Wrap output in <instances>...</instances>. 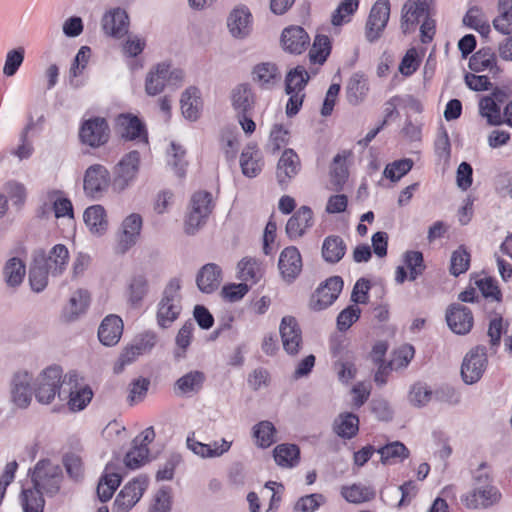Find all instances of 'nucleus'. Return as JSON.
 I'll return each mask as SVG.
<instances>
[{
  "label": "nucleus",
  "mask_w": 512,
  "mask_h": 512,
  "mask_svg": "<svg viewBox=\"0 0 512 512\" xmlns=\"http://www.w3.org/2000/svg\"><path fill=\"white\" fill-rule=\"evenodd\" d=\"M275 433V427L269 421H261L253 427L256 443L263 448L269 447L275 442Z\"/></svg>",
  "instance_id": "nucleus-55"
},
{
  "label": "nucleus",
  "mask_w": 512,
  "mask_h": 512,
  "mask_svg": "<svg viewBox=\"0 0 512 512\" xmlns=\"http://www.w3.org/2000/svg\"><path fill=\"white\" fill-rule=\"evenodd\" d=\"M240 166L245 176L256 177L263 167L261 152L253 146H247L241 153Z\"/></svg>",
  "instance_id": "nucleus-31"
},
{
  "label": "nucleus",
  "mask_w": 512,
  "mask_h": 512,
  "mask_svg": "<svg viewBox=\"0 0 512 512\" xmlns=\"http://www.w3.org/2000/svg\"><path fill=\"white\" fill-rule=\"evenodd\" d=\"M93 392L88 386L78 387L75 384L70 391L68 406L71 411L83 410L91 401Z\"/></svg>",
  "instance_id": "nucleus-50"
},
{
  "label": "nucleus",
  "mask_w": 512,
  "mask_h": 512,
  "mask_svg": "<svg viewBox=\"0 0 512 512\" xmlns=\"http://www.w3.org/2000/svg\"><path fill=\"white\" fill-rule=\"evenodd\" d=\"M238 277L240 280L255 284L262 277V269L260 263L253 258H243L238 263Z\"/></svg>",
  "instance_id": "nucleus-44"
},
{
  "label": "nucleus",
  "mask_w": 512,
  "mask_h": 512,
  "mask_svg": "<svg viewBox=\"0 0 512 512\" xmlns=\"http://www.w3.org/2000/svg\"><path fill=\"white\" fill-rule=\"evenodd\" d=\"M313 225V212L308 206H301L288 220L286 233L290 239L304 235Z\"/></svg>",
  "instance_id": "nucleus-23"
},
{
  "label": "nucleus",
  "mask_w": 512,
  "mask_h": 512,
  "mask_svg": "<svg viewBox=\"0 0 512 512\" xmlns=\"http://www.w3.org/2000/svg\"><path fill=\"white\" fill-rule=\"evenodd\" d=\"M34 255H42L45 260V267L52 275H60L65 270L68 260L69 252L65 245L57 244L49 252L48 255L44 251H36Z\"/></svg>",
  "instance_id": "nucleus-26"
},
{
  "label": "nucleus",
  "mask_w": 512,
  "mask_h": 512,
  "mask_svg": "<svg viewBox=\"0 0 512 512\" xmlns=\"http://www.w3.org/2000/svg\"><path fill=\"white\" fill-rule=\"evenodd\" d=\"M343 288V280L339 276H333L326 280L312 295L310 307L315 311H321L333 304Z\"/></svg>",
  "instance_id": "nucleus-10"
},
{
  "label": "nucleus",
  "mask_w": 512,
  "mask_h": 512,
  "mask_svg": "<svg viewBox=\"0 0 512 512\" xmlns=\"http://www.w3.org/2000/svg\"><path fill=\"white\" fill-rule=\"evenodd\" d=\"M302 257L294 246L286 247L279 256L278 269L287 283H292L302 271Z\"/></svg>",
  "instance_id": "nucleus-13"
},
{
  "label": "nucleus",
  "mask_w": 512,
  "mask_h": 512,
  "mask_svg": "<svg viewBox=\"0 0 512 512\" xmlns=\"http://www.w3.org/2000/svg\"><path fill=\"white\" fill-rule=\"evenodd\" d=\"M300 451L294 444H280L274 449V459L279 466L293 467L299 461Z\"/></svg>",
  "instance_id": "nucleus-45"
},
{
  "label": "nucleus",
  "mask_w": 512,
  "mask_h": 512,
  "mask_svg": "<svg viewBox=\"0 0 512 512\" xmlns=\"http://www.w3.org/2000/svg\"><path fill=\"white\" fill-rule=\"evenodd\" d=\"M390 16V4L388 0H378L372 6L365 29V35L369 42L376 41L385 29Z\"/></svg>",
  "instance_id": "nucleus-9"
},
{
  "label": "nucleus",
  "mask_w": 512,
  "mask_h": 512,
  "mask_svg": "<svg viewBox=\"0 0 512 512\" xmlns=\"http://www.w3.org/2000/svg\"><path fill=\"white\" fill-rule=\"evenodd\" d=\"M279 331L284 350L290 355L297 354L302 344V335L296 319L292 316L283 317Z\"/></svg>",
  "instance_id": "nucleus-17"
},
{
  "label": "nucleus",
  "mask_w": 512,
  "mask_h": 512,
  "mask_svg": "<svg viewBox=\"0 0 512 512\" xmlns=\"http://www.w3.org/2000/svg\"><path fill=\"white\" fill-rule=\"evenodd\" d=\"M43 492L35 486L31 489H24L21 494V504L24 512H43Z\"/></svg>",
  "instance_id": "nucleus-49"
},
{
  "label": "nucleus",
  "mask_w": 512,
  "mask_h": 512,
  "mask_svg": "<svg viewBox=\"0 0 512 512\" xmlns=\"http://www.w3.org/2000/svg\"><path fill=\"white\" fill-rule=\"evenodd\" d=\"M121 136L127 140H142L147 143V134L141 121L130 115H121L117 120Z\"/></svg>",
  "instance_id": "nucleus-28"
},
{
  "label": "nucleus",
  "mask_w": 512,
  "mask_h": 512,
  "mask_svg": "<svg viewBox=\"0 0 512 512\" xmlns=\"http://www.w3.org/2000/svg\"><path fill=\"white\" fill-rule=\"evenodd\" d=\"M147 487L148 477L145 475H139L129 481L117 495L113 512L130 511L139 502Z\"/></svg>",
  "instance_id": "nucleus-6"
},
{
  "label": "nucleus",
  "mask_w": 512,
  "mask_h": 512,
  "mask_svg": "<svg viewBox=\"0 0 512 512\" xmlns=\"http://www.w3.org/2000/svg\"><path fill=\"white\" fill-rule=\"evenodd\" d=\"M280 79L281 74L278 67L271 62L259 63L252 70V80L262 89H272Z\"/></svg>",
  "instance_id": "nucleus-27"
},
{
  "label": "nucleus",
  "mask_w": 512,
  "mask_h": 512,
  "mask_svg": "<svg viewBox=\"0 0 512 512\" xmlns=\"http://www.w3.org/2000/svg\"><path fill=\"white\" fill-rule=\"evenodd\" d=\"M496 98H498L497 93H494L493 96L483 97L479 103V111L482 117L486 118L489 125H500L502 124V114L501 108L496 103Z\"/></svg>",
  "instance_id": "nucleus-39"
},
{
  "label": "nucleus",
  "mask_w": 512,
  "mask_h": 512,
  "mask_svg": "<svg viewBox=\"0 0 512 512\" xmlns=\"http://www.w3.org/2000/svg\"><path fill=\"white\" fill-rule=\"evenodd\" d=\"M84 222L94 234H102L107 230L105 209L101 205L88 207L83 214Z\"/></svg>",
  "instance_id": "nucleus-36"
},
{
  "label": "nucleus",
  "mask_w": 512,
  "mask_h": 512,
  "mask_svg": "<svg viewBox=\"0 0 512 512\" xmlns=\"http://www.w3.org/2000/svg\"><path fill=\"white\" fill-rule=\"evenodd\" d=\"M200 97L196 88L186 89L181 97L182 114L189 120H196L199 116Z\"/></svg>",
  "instance_id": "nucleus-46"
},
{
  "label": "nucleus",
  "mask_w": 512,
  "mask_h": 512,
  "mask_svg": "<svg viewBox=\"0 0 512 512\" xmlns=\"http://www.w3.org/2000/svg\"><path fill=\"white\" fill-rule=\"evenodd\" d=\"M50 271L45 267V260L42 255H34L29 271V282L33 291L41 292L48 284Z\"/></svg>",
  "instance_id": "nucleus-32"
},
{
  "label": "nucleus",
  "mask_w": 512,
  "mask_h": 512,
  "mask_svg": "<svg viewBox=\"0 0 512 512\" xmlns=\"http://www.w3.org/2000/svg\"><path fill=\"white\" fill-rule=\"evenodd\" d=\"M212 210V195L208 192H196L191 198L190 210L185 217V233L196 234L206 224Z\"/></svg>",
  "instance_id": "nucleus-3"
},
{
  "label": "nucleus",
  "mask_w": 512,
  "mask_h": 512,
  "mask_svg": "<svg viewBox=\"0 0 512 512\" xmlns=\"http://www.w3.org/2000/svg\"><path fill=\"white\" fill-rule=\"evenodd\" d=\"M140 165V154L131 151L124 155L114 169L112 188L121 193L126 190L136 179Z\"/></svg>",
  "instance_id": "nucleus-5"
},
{
  "label": "nucleus",
  "mask_w": 512,
  "mask_h": 512,
  "mask_svg": "<svg viewBox=\"0 0 512 512\" xmlns=\"http://www.w3.org/2000/svg\"><path fill=\"white\" fill-rule=\"evenodd\" d=\"M352 157L350 150L338 153L334 158L330 169L331 181L336 189H340L348 178L347 161Z\"/></svg>",
  "instance_id": "nucleus-34"
},
{
  "label": "nucleus",
  "mask_w": 512,
  "mask_h": 512,
  "mask_svg": "<svg viewBox=\"0 0 512 512\" xmlns=\"http://www.w3.org/2000/svg\"><path fill=\"white\" fill-rule=\"evenodd\" d=\"M25 274V264L19 258L13 257L6 262L3 275L8 286H19L22 283Z\"/></svg>",
  "instance_id": "nucleus-42"
},
{
  "label": "nucleus",
  "mask_w": 512,
  "mask_h": 512,
  "mask_svg": "<svg viewBox=\"0 0 512 512\" xmlns=\"http://www.w3.org/2000/svg\"><path fill=\"white\" fill-rule=\"evenodd\" d=\"M168 62L155 65L147 74L145 91L150 96L161 93L167 84Z\"/></svg>",
  "instance_id": "nucleus-30"
},
{
  "label": "nucleus",
  "mask_w": 512,
  "mask_h": 512,
  "mask_svg": "<svg viewBox=\"0 0 512 512\" xmlns=\"http://www.w3.org/2000/svg\"><path fill=\"white\" fill-rule=\"evenodd\" d=\"M413 164L409 158L396 160L385 167L383 174L387 179L396 182L412 169Z\"/></svg>",
  "instance_id": "nucleus-59"
},
{
  "label": "nucleus",
  "mask_w": 512,
  "mask_h": 512,
  "mask_svg": "<svg viewBox=\"0 0 512 512\" xmlns=\"http://www.w3.org/2000/svg\"><path fill=\"white\" fill-rule=\"evenodd\" d=\"M281 43L285 51L301 54L310 43L308 33L300 26H289L282 31Z\"/></svg>",
  "instance_id": "nucleus-21"
},
{
  "label": "nucleus",
  "mask_w": 512,
  "mask_h": 512,
  "mask_svg": "<svg viewBox=\"0 0 512 512\" xmlns=\"http://www.w3.org/2000/svg\"><path fill=\"white\" fill-rule=\"evenodd\" d=\"M205 374L201 371L194 370L180 377L174 385L178 395L197 394L203 387L205 382Z\"/></svg>",
  "instance_id": "nucleus-29"
},
{
  "label": "nucleus",
  "mask_w": 512,
  "mask_h": 512,
  "mask_svg": "<svg viewBox=\"0 0 512 512\" xmlns=\"http://www.w3.org/2000/svg\"><path fill=\"white\" fill-rule=\"evenodd\" d=\"M404 262L409 270V280H416L425 270L423 255L419 251H408L405 253Z\"/></svg>",
  "instance_id": "nucleus-61"
},
{
  "label": "nucleus",
  "mask_w": 512,
  "mask_h": 512,
  "mask_svg": "<svg viewBox=\"0 0 512 512\" xmlns=\"http://www.w3.org/2000/svg\"><path fill=\"white\" fill-rule=\"evenodd\" d=\"M80 139L91 147H99L109 139V127L104 118H92L85 121L80 129Z\"/></svg>",
  "instance_id": "nucleus-11"
},
{
  "label": "nucleus",
  "mask_w": 512,
  "mask_h": 512,
  "mask_svg": "<svg viewBox=\"0 0 512 512\" xmlns=\"http://www.w3.org/2000/svg\"><path fill=\"white\" fill-rule=\"evenodd\" d=\"M358 4V0H343L332 14V24L340 26L349 22L350 16L357 10Z\"/></svg>",
  "instance_id": "nucleus-60"
},
{
  "label": "nucleus",
  "mask_w": 512,
  "mask_h": 512,
  "mask_svg": "<svg viewBox=\"0 0 512 512\" xmlns=\"http://www.w3.org/2000/svg\"><path fill=\"white\" fill-rule=\"evenodd\" d=\"M499 499L500 493L491 485L477 487L461 497V501L469 509L487 508Z\"/></svg>",
  "instance_id": "nucleus-18"
},
{
  "label": "nucleus",
  "mask_w": 512,
  "mask_h": 512,
  "mask_svg": "<svg viewBox=\"0 0 512 512\" xmlns=\"http://www.w3.org/2000/svg\"><path fill=\"white\" fill-rule=\"evenodd\" d=\"M46 198L52 204L56 218H74L72 203L68 198L64 196L62 191L50 190L47 192Z\"/></svg>",
  "instance_id": "nucleus-40"
},
{
  "label": "nucleus",
  "mask_w": 512,
  "mask_h": 512,
  "mask_svg": "<svg viewBox=\"0 0 512 512\" xmlns=\"http://www.w3.org/2000/svg\"><path fill=\"white\" fill-rule=\"evenodd\" d=\"M32 482L47 496L56 495L61 487L63 474L59 465L50 460H40L32 472Z\"/></svg>",
  "instance_id": "nucleus-2"
},
{
  "label": "nucleus",
  "mask_w": 512,
  "mask_h": 512,
  "mask_svg": "<svg viewBox=\"0 0 512 512\" xmlns=\"http://www.w3.org/2000/svg\"><path fill=\"white\" fill-rule=\"evenodd\" d=\"M89 293L85 290L76 291L69 300L65 315L68 320H74L83 313L89 304Z\"/></svg>",
  "instance_id": "nucleus-53"
},
{
  "label": "nucleus",
  "mask_w": 512,
  "mask_h": 512,
  "mask_svg": "<svg viewBox=\"0 0 512 512\" xmlns=\"http://www.w3.org/2000/svg\"><path fill=\"white\" fill-rule=\"evenodd\" d=\"M346 245L340 236L331 235L324 239L322 256L328 263H338L345 255Z\"/></svg>",
  "instance_id": "nucleus-37"
},
{
  "label": "nucleus",
  "mask_w": 512,
  "mask_h": 512,
  "mask_svg": "<svg viewBox=\"0 0 512 512\" xmlns=\"http://www.w3.org/2000/svg\"><path fill=\"white\" fill-rule=\"evenodd\" d=\"M101 27L106 35L120 39L128 32L129 17L124 9L112 8L102 16Z\"/></svg>",
  "instance_id": "nucleus-12"
},
{
  "label": "nucleus",
  "mask_w": 512,
  "mask_h": 512,
  "mask_svg": "<svg viewBox=\"0 0 512 512\" xmlns=\"http://www.w3.org/2000/svg\"><path fill=\"white\" fill-rule=\"evenodd\" d=\"M498 12L493 20L494 28L503 34L512 33V0H499Z\"/></svg>",
  "instance_id": "nucleus-43"
},
{
  "label": "nucleus",
  "mask_w": 512,
  "mask_h": 512,
  "mask_svg": "<svg viewBox=\"0 0 512 512\" xmlns=\"http://www.w3.org/2000/svg\"><path fill=\"white\" fill-rule=\"evenodd\" d=\"M123 333V321L117 315L106 316L98 329V338L105 346L116 345Z\"/></svg>",
  "instance_id": "nucleus-24"
},
{
  "label": "nucleus",
  "mask_w": 512,
  "mask_h": 512,
  "mask_svg": "<svg viewBox=\"0 0 512 512\" xmlns=\"http://www.w3.org/2000/svg\"><path fill=\"white\" fill-rule=\"evenodd\" d=\"M121 478L116 473L105 474L98 483L97 494L102 502L108 501L120 485Z\"/></svg>",
  "instance_id": "nucleus-56"
},
{
  "label": "nucleus",
  "mask_w": 512,
  "mask_h": 512,
  "mask_svg": "<svg viewBox=\"0 0 512 512\" xmlns=\"http://www.w3.org/2000/svg\"><path fill=\"white\" fill-rule=\"evenodd\" d=\"M487 354L484 346H476L471 349L463 359L461 375L465 383L474 384L478 382L486 367Z\"/></svg>",
  "instance_id": "nucleus-8"
},
{
  "label": "nucleus",
  "mask_w": 512,
  "mask_h": 512,
  "mask_svg": "<svg viewBox=\"0 0 512 512\" xmlns=\"http://www.w3.org/2000/svg\"><path fill=\"white\" fill-rule=\"evenodd\" d=\"M150 386L147 378L139 377L133 380L129 385L128 402L130 405L137 404L144 400Z\"/></svg>",
  "instance_id": "nucleus-62"
},
{
  "label": "nucleus",
  "mask_w": 512,
  "mask_h": 512,
  "mask_svg": "<svg viewBox=\"0 0 512 512\" xmlns=\"http://www.w3.org/2000/svg\"><path fill=\"white\" fill-rule=\"evenodd\" d=\"M358 430L359 418L353 413H342L334 421V431L341 438L351 439Z\"/></svg>",
  "instance_id": "nucleus-38"
},
{
  "label": "nucleus",
  "mask_w": 512,
  "mask_h": 512,
  "mask_svg": "<svg viewBox=\"0 0 512 512\" xmlns=\"http://www.w3.org/2000/svg\"><path fill=\"white\" fill-rule=\"evenodd\" d=\"M368 80L363 74H353L346 86V97L350 104L358 105L368 93Z\"/></svg>",
  "instance_id": "nucleus-33"
},
{
  "label": "nucleus",
  "mask_w": 512,
  "mask_h": 512,
  "mask_svg": "<svg viewBox=\"0 0 512 512\" xmlns=\"http://www.w3.org/2000/svg\"><path fill=\"white\" fill-rule=\"evenodd\" d=\"M230 34L236 39L248 37L252 31V16L245 7L234 9L227 20Z\"/></svg>",
  "instance_id": "nucleus-22"
},
{
  "label": "nucleus",
  "mask_w": 512,
  "mask_h": 512,
  "mask_svg": "<svg viewBox=\"0 0 512 512\" xmlns=\"http://www.w3.org/2000/svg\"><path fill=\"white\" fill-rule=\"evenodd\" d=\"M25 57V49L17 47L7 52L3 66V74L6 77L14 76L22 65Z\"/></svg>",
  "instance_id": "nucleus-57"
},
{
  "label": "nucleus",
  "mask_w": 512,
  "mask_h": 512,
  "mask_svg": "<svg viewBox=\"0 0 512 512\" xmlns=\"http://www.w3.org/2000/svg\"><path fill=\"white\" fill-rule=\"evenodd\" d=\"M433 391L425 383H415L409 391V402L415 407H423L427 405L432 397Z\"/></svg>",
  "instance_id": "nucleus-58"
},
{
  "label": "nucleus",
  "mask_w": 512,
  "mask_h": 512,
  "mask_svg": "<svg viewBox=\"0 0 512 512\" xmlns=\"http://www.w3.org/2000/svg\"><path fill=\"white\" fill-rule=\"evenodd\" d=\"M110 182V173L107 168L101 164H93L84 173V193L92 199H99L107 191Z\"/></svg>",
  "instance_id": "nucleus-7"
},
{
  "label": "nucleus",
  "mask_w": 512,
  "mask_h": 512,
  "mask_svg": "<svg viewBox=\"0 0 512 512\" xmlns=\"http://www.w3.org/2000/svg\"><path fill=\"white\" fill-rule=\"evenodd\" d=\"M301 163L293 149H286L282 153L276 167V179L278 184L285 189L290 181L300 171Z\"/></svg>",
  "instance_id": "nucleus-16"
},
{
  "label": "nucleus",
  "mask_w": 512,
  "mask_h": 512,
  "mask_svg": "<svg viewBox=\"0 0 512 512\" xmlns=\"http://www.w3.org/2000/svg\"><path fill=\"white\" fill-rule=\"evenodd\" d=\"M309 74L302 66H297L291 70L285 79V91L286 93L291 92H303L305 86L309 81Z\"/></svg>",
  "instance_id": "nucleus-51"
},
{
  "label": "nucleus",
  "mask_w": 512,
  "mask_h": 512,
  "mask_svg": "<svg viewBox=\"0 0 512 512\" xmlns=\"http://www.w3.org/2000/svg\"><path fill=\"white\" fill-rule=\"evenodd\" d=\"M231 104L235 114L254 115L257 95L250 84L241 83L231 92Z\"/></svg>",
  "instance_id": "nucleus-14"
},
{
  "label": "nucleus",
  "mask_w": 512,
  "mask_h": 512,
  "mask_svg": "<svg viewBox=\"0 0 512 512\" xmlns=\"http://www.w3.org/2000/svg\"><path fill=\"white\" fill-rule=\"evenodd\" d=\"M470 265V254L463 247L455 250L451 256L450 272L454 276L465 273Z\"/></svg>",
  "instance_id": "nucleus-63"
},
{
  "label": "nucleus",
  "mask_w": 512,
  "mask_h": 512,
  "mask_svg": "<svg viewBox=\"0 0 512 512\" xmlns=\"http://www.w3.org/2000/svg\"><path fill=\"white\" fill-rule=\"evenodd\" d=\"M149 291L148 280L144 275H135L127 289V300L131 307L139 308Z\"/></svg>",
  "instance_id": "nucleus-35"
},
{
  "label": "nucleus",
  "mask_w": 512,
  "mask_h": 512,
  "mask_svg": "<svg viewBox=\"0 0 512 512\" xmlns=\"http://www.w3.org/2000/svg\"><path fill=\"white\" fill-rule=\"evenodd\" d=\"M325 501L322 494L314 493L303 496L298 499L294 509L298 512H314L317 510Z\"/></svg>",
  "instance_id": "nucleus-64"
},
{
  "label": "nucleus",
  "mask_w": 512,
  "mask_h": 512,
  "mask_svg": "<svg viewBox=\"0 0 512 512\" xmlns=\"http://www.w3.org/2000/svg\"><path fill=\"white\" fill-rule=\"evenodd\" d=\"M222 270L215 263L204 265L198 272L196 283L199 290L203 293H212L217 290L221 284Z\"/></svg>",
  "instance_id": "nucleus-25"
},
{
  "label": "nucleus",
  "mask_w": 512,
  "mask_h": 512,
  "mask_svg": "<svg viewBox=\"0 0 512 512\" xmlns=\"http://www.w3.org/2000/svg\"><path fill=\"white\" fill-rule=\"evenodd\" d=\"M446 321L449 328L459 335L469 333L474 323L471 310L459 303H454L449 306L446 311Z\"/></svg>",
  "instance_id": "nucleus-15"
},
{
  "label": "nucleus",
  "mask_w": 512,
  "mask_h": 512,
  "mask_svg": "<svg viewBox=\"0 0 512 512\" xmlns=\"http://www.w3.org/2000/svg\"><path fill=\"white\" fill-rule=\"evenodd\" d=\"M33 376L27 371L15 373L12 380V400L19 408H26L32 401Z\"/></svg>",
  "instance_id": "nucleus-19"
},
{
  "label": "nucleus",
  "mask_w": 512,
  "mask_h": 512,
  "mask_svg": "<svg viewBox=\"0 0 512 512\" xmlns=\"http://www.w3.org/2000/svg\"><path fill=\"white\" fill-rule=\"evenodd\" d=\"M341 494L348 502L356 504L370 501L375 497L372 488L360 484L342 487Z\"/></svg>",
  "instance_id": "nucleus-47"
},
{
  "label": "nucleus",
  "mask_w": 512,
  "mask_h": 512,
  "mask_svg": "<svg viewBox=\"0 0 512 512\" xmlns=\"http://www.w3.org/2000/svg\"><path fill=\"white\" fill-rule=\"evenodd\" d=\"M463 23L475 29L482 36L486 37L490 33V25L488 20L485 18L483 12L477 8H470L463 18Z\"/></svg>",
  "instance_id": "nucleus-52"
},
{
  "label": "nucleus",
  "mask_w": 512,
  "mask_h": 512,
  "mask_svg": "<svg viewBox=\"0 0 512 512\" xmlns=\"http://www.w3.org/2000/svg\"><path fill=\"white\" fill-rule=\"evenodd\" d=\"M331 51V42L326 35H317L309 52L311 62L323 64Z\"/></svg>",
  "instance_id": "nucleus-54"
},
{
  "label": "nucleus",
  "mask_w": 512,
  "mask_h": 512,
  "mask_svg": "<svg viewBox=\"0 0 512 512\" xmlns=\"http://www.w3.org/2000/svg\"><path fill=\"white\" fill-rule=\"evenodd\" d=\"M494 67H496V57L491 48L480 49L469 60V68L475 72L493 70Z\"/></svg>",
  "instance_id": "nucleus-48"
},
{
  "label": "nucleus",
  "mask_w": 512,
  "mask_h": 512,
  "mask_svg": "<svg viewBox=\"0 0 512 512\" xmlns=\"http://www.w3.org/2000/svg\"><path fill=\"white\" fill-rule=\"evenodd\" d=\"M180 288V281L174 278L169 281L163 291L156 314L157 323L162 328L171 326L181 313Z\"/></svg>",
  "instance_id": "nucleus-1"
},
{
  "label": "nucleus",
  "mask_w": 512,
  "mask_h": 512,
  "mask_svg": "<svg viewBox=\"0 0 512 512\" xmlns=\"http://www.w3.org/2000/svg\"><path fill=\"white\" fill-rule=\"evenodd\" d=\"M34 394L41 404H50L58 393L62 383V369L50 366L44 369L34 380Z\"/></svg>",
  "instance_id": "nucleus-4"
},
{
  "label": "nucleus",
  "mask_w": 512,
  "mask_h": 512,
  "mask_svg": "<svg viewBox=\"0 0 512 512\" xmlns=\"http://www.w3.org/2000/svg\"><path fill=\"white\" fill-rule=\"evenodd\" d=\"M142 217L138 213L128 215L122 222L121 233L118 239V250L125 253L137 242L142 228Z\"/></svg>",
  "instance_id": "nucleus-20"
},
{
  "label": "nucleus",
  "mask_w": 512,
  "mask_h": 512,
  "mask_svg": "<svg viewBox=\"0 0 512 512\" xmlns=\"http://www.w3.org/2000/svg\"><path fill=\"white\" fill-rule=\"evenodd\" d=\"M377 452L380 454L381 462L383 464H395L397 462H402L409 456V450L399 441L389 443L378 449Z\"/></svg>",
  "instance_id": "nucleus-41"
}]
</instances>
